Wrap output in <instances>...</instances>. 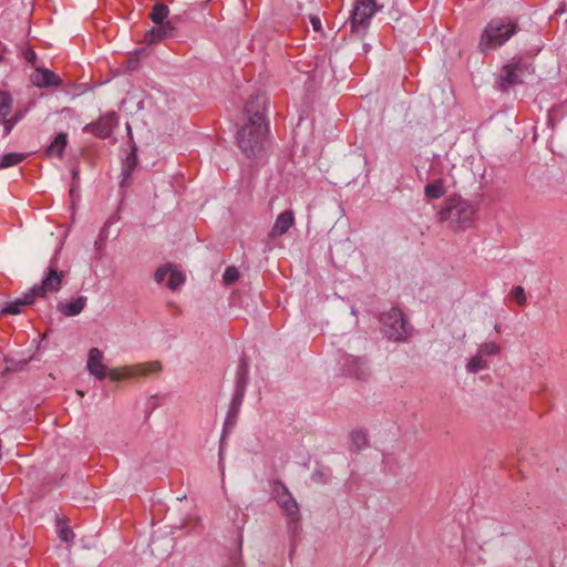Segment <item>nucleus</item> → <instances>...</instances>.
I'll return each instance as SVG.
<instances>
[{
  "mask_svg": "<svg viewBox=\"0 0 567 567\" xmlns=\"http://www.w3.org/2000/svg\"><path fill=\"white\" fill-rule=\"evenodd\" d=\"M267 97L257 93L250 96L244 106L247 123L237 133V144L247 157H256L262 151V143L267 132L265 123Z\"/></svg>",
  "mask_w": 567,
  "mask_h": 567,
  "instance_id": "1",
  "label": "nucleus"
},
{
  "mask_svg": "<svg viewBox=\"0 0 567 567\" xmlns=\"http://www.w3.org/2000/svg\"><path fill=\"white\" fill-rule=\"evenodd\" d=\"M475 214V205L456 195L446 198L437 213L439 219L446 221L447 226L454 231L471 227Z\"/></svg>",
  "mask_w": 567,
  "mask_h": 567,
  "instance_id": "2",
  "label": "nucleus"
},
{
  "mask_svg": "<svg viewBox=\"0 0 567 567\" xmlns=\"http://www.w3.org/2000/svg\"><path fill=\"white\" fill-rule=\"evenodd\" d=\"M517 23L509 19H493L485 27L481 40L482 52L494 50L503 45L517 32Z\"/></svg>",
  "mask_w": 567,
  "mask_h": 567,
  "instance_id": "3",
  "label": "nucleus"
},
{
  "mask_svg": "<svg viewBox=\"0 0 567 567\" xmlns=\"http://www.w3.org/2000/svg\"><path fill=\"white\" fill-rule=\"evenodd\" d=\"M59 250L50 261L40 285H34L30 290L35 298H45L49 292H58L64 279V271L58 270Z\"/></svg>",
  "mask_w": 567,
  "mask_h": 567,
  "instance_id": "4",
  "label": "nucleus"
},
{
  "mask_svg": "<svg viewBox=\"0 0 567 567\" xmlns=\"http://www.w3.org/2000/svg\"><path fill=\"white\" fill-rule=\"evenodd\" d=\"M532 73L530 65L523 60H513L502 68L498 75V87L502 91H508L511 87L522 84L526 76Z\"/></svg>",
  "mask_w": 567,
  "mask_h": 567,
  "instance_id": "5",
  "label": "nucleus"
},
{
  "mask_svg": "<svg viewBox=\"0 0 567 567\" xmlns=\"http://www.w3.org/2000/svg\"><path fill=\"white\" fill-rule=\"evenodd\" d=\"M381 9L382 6H378L374 0H358L353 6L349 20L351 32L357 34L363 33L369 27L371 17Z\"/></svg>",
  "mask_w": 567,
  "mask_h": 567,
  "instance_id": "6",
  "label": "nucleus"
},
{
  "mask_svg": "<svg viewBox=\"0 0 567 567\" xmlns=\"http://www.w3.org/2000/svg\"><path fill=\"white\" fill-rule=\"evenodd\" d=\"M382 331L386 338L400 341L409 336L408 322L401 310L393 308L381 317Z\"/></svg>",
  "mask_w": 567,
  "mask_h": 567,
  "instance_id": "7",
  "label": "nucleus"
},
{
  "mask_svg": "<svg viewBox=\"0 0 567 567\" xmlns=\"http://www.w3.org/2000/svg\"><path fill=\"white\" fill-rule=\"evenodd\" d=\"M162 371L159 361L144 362L134 365H126L123 368L113 369L109 372L112 381H120L136 377H146L151 373H158Z\"/></svg>",
  "mask_w": 567,
  "mask_h": 567,
  "instance_id": "8",
  "label": "nucleus"
},
{
  "mask_svg": "<svg viewBox=\"0 0 567 567\" xmlns=\"http://www.w3.org/2000/svg\"><path fill=\"white\" fill-rule=\"evenodd\" d=\"M445 165L440 158L433 159L429 169V178L432 179L424 187L425 197L430 199L441 198L446 193L445 178L442 176Z\"/></svg>",
  "mask_w": 567,
  "mask_h": 567,
  "instance_id": "9",
  "label": "nucleus"
},
{
  "mask_svg": "<svg viewBox=\"0 0 567 567\" xmlns=\"http://www.w3.org/2000/svg\"><path fill=\"white\" fill-rule=\"evenodd\" d=\"M117 124V116L114 112L101 116L96 122L89 123L83 127V132L93 134L100 138H107L113 133Z\"/></svg>",
  "mask_w": 567,
  "mask_h": 567,
  "instance_id": "10",
  "label": "nucleus"
},
{
  "mask_svg": "<svg viewBox=\"0 0 567 567\" xmlns=\"http://www.w3.org/2000/svg\"><path fill=\"white\" fill-rule=\"evenodd\" d=\"M275 493L278 505L285 511L287 516H289L292 522H298L300 518L299 506L287 486L282 483H277Z\"/></svg>",
  "mask_w": 567,
  "mask_h": 567,
  "instance_id": "11",
  "label": "nucleus"
},
{
  "mask_svg": "<svg viewBox=\"0 0 567 567\" xmlns=\"http://www.w3.org/2000/svg\"><path fill=\"white\" fill-rule=\"evenodd\" d=\"M176 21L177 17H173L165 22L154 23L155 27L146 32L144 42L150 45L174 37L176 32Z\"/></svg>",
  "mask_w": 567,
  "mask_h": 567,
  "instance_id": "12",
  "label": "nucleus"
},
{
  "mask_svg": "<svg viewBox=\"0 0 567 567\" xmlns=\"http://www.w3.org/2000/svg\"><path fill=\"white\" fill-rule=\"evenodd\" d=\"M343 370L347 374L358 380H365L370 375L368 361L365 358L362 357H344Z\"/></svg>",
  "mask_w": 567,
  "mask_h": 567,
  "instance_id": "13",
  "label": "nucleus"
},
{
  "mask_svg": "<svg viewBox=\"0 0 567 567\" xmlns=\"http://www.w3.org/2000/svg\"><path fill=\"white\" fill-rule=\"evenodd\" d=\"M103 353L97 348H91L87 353L86 368L89 372L99 380H103L106 377V365L102 362Z\"/></svg>",
  "mask_w": 567,
  "mask_h": 567,
  "instance_id": "14",
  "label": "nucleus"
},
{
  "mask_svg": "<svg viewBox=\"0 0 567 567\" xmlns=\"http://www.w3.org/2000/svg\"><path fill=\"white\" fill-rule=\"evenodd\" d=\"M295 223V215L292 210H285L278 215L276 221L269 231L270 238H276L285 235Z\"/></svg>",
  "mask_w": 567,
  "mask_h": 567,
  "instance_id": "15",
  "label": "nucleus"
},
{
  "mask_svg": "<svg viewBox=\"0 0 567 567\" xmlns=\"http://www.w3.org/2000/svg\"><path fill=\"white\" fill-rule=\"evenodd\" d=\"M32 81L38 87L58 86L61 79L49 69L38 68L32 75Z\"/></svg>",
  "mask_w": 567,
  "mask_h": 567,
  "instance_id": "16",
  "label": "nucleus"
},
{
  "mask_svg": "<svg viewBox=\"0 0 567 567\" xmlns=\"http://www.w3.org/2000/svg\"><path fill=\"white\" fill-rule=\"evenodd\" d=\"M86 302L87 298L85 296H81L72 301H60L56 309L65 317H75L82 312Z\"/></svg>",
  "mask_w": 567,
  "mask_h": 567,
  "instance_id": "17",
  "label": "nucleus"
},
{
  "mask_svg": "<svg viewBox=\"0 0 567 567\" xmlns=\"http://www.w3.org/2000/svg\"><path fill=\"white\" fill-rule=\"evenodd\" d=\"M34 300V295H32V291L29 290L28 292L23 293L22 297L17 298L14 301L9 302L6 307H3L1 313L19 315L21 312V307L32 305Z\"/></svg>",
  "mask_w": 567,
  "mask_h": 567,
  "instance_id": "18",
  "label": "nucleus"
},
{
  "mask_svg": "<svg viewBox=\"0 0 567 567\" xmlns=\"http://www.w3.org/2000/svg\"><path fill=\"white\" fill-rule=\"evenodd\" d=\"M66 145H68L66 133H59L54 137V140L50 143V145L47 147L45 154L49 157H52V156L62 157Z\"/></svg>",
  "mask_w": 567,
  "mask_h": 567,
  "instance_id": "19",
  "label": "nucleus"
},
{
  "mask_svg": "<svg viewBox=\"0 0 567 567\" xmlns=\"http://www.w3.org/2000/svg\"><path fill=\"white\" fill-rule=\"evenodd\" d=\"M137 165V155L136 150L133 148L125 157V159L122 163V181L121 186H124L128 178L131 177L133 171L135 169Z\"/></svg>",
  "mask_w": 567,
  "mask_h": 567,
  "instance_id": "20",
  "label": "nucleus"
},
{
  "mask_svg": "<svg viewBox=\"0 0 567 567\" xmlns=\"http://www.w3.org/2000/svg\"><path fill=\"white\" fill-rule=\"evenodd\" d=\"M248 382V363L246 359H243L237 368L236 372V389L237 394L244 396L245 388Z\"/></svg>",
  "mask_w": 567,
  "mask_h": 567,
  "instance_id": "21",
  "label": "nucleus"
},
{
  "mask_svg": "<svg viewBox=\"0 0 567 567\" xmlns=\"http://www.w3.org/2000/svg\"><path fill=\"white\" fill-rule=\"evenodd\" d=\"M168 14H169V9L166 4L155 3L153 6L152 12L150 13V19L154 23H161V22H165V21L169 20Z\"/></svg>",
  "mask_w": 567,
  "mask_h": 567,
  "instance_id": "22",
  "label": "nucleus"
},
{
  "mask_svg": "<svg viewBox=\"0 0 567 567\" xmlns=\"http://www.w3.org/2000/svg\"><path fill=\"white\" fill-rule=\"evenodd\" d=\"M13 99L4 91H0V121H4L6 116H9L12 110Z\"/></svg>",
  "mask_w": 567,
  "mask_h": 567,
  "instance_id": "23",
  "label": "nucleus"
},
{
  "mask_svg": "<svg viewBox=\"0 0 567 567\" xmlns=\"http://www.w3.org/2000/svg\"><path fill=\"white\" fill-rule=\"evenodd\" d=\"M23 115H24V112L19 111L10 117L6 116L4 121H0V124L3 125V131H2L3 137L8 136L11 133L12 128L22 120Z\"/></svg>",
  "mask_w": 567,
  "mask_h": 567,
  "instance_id": "24",
  "label": "nucleus"
},
{
  "mask_svg": "<svg viewBox=\"0 0 567 567\" xmlns=\"http://www.w3.org/2000/svg\"><path fill=\"white\" fill-rule=\"evenodd\" d=\"M184 275L171 264V271L168 274V281L166 284L167 288L171 290H176L184 284Z\"/></svg>",
  "mask_w": 567,
  "mask_h": 567,
  "instance_id": "25",
  "label": "nucleus"
},
{
  "mask_svg": "<svg viewBox=\"0 0 567 567\" xmlns=\"http://www.w3.org/2000/svg\"><path fill=\"white\" fill-rule=\"evenodd\" d=\"M487 362L478 353L471 358L466 363V370L468 373H477L481 370L487 369Z\"/></svg>",
  "mask_w": 567,
  "mask_h": 567,
  "instance_id": "26",
  "label": "nucleus"
},
{
  "mask_svg": "<svg viewBox=\"0 0 567 567\" xmlns=\"http://www.w3.org/2000/svg\"><path fill=\"white\" fill-rule=\"evenodd\" d=\"M25 158V155L22 153H8L2 156L0 162V168H7L10 166H14L21 163Z\"/></svg>",
  "mask_w": 567,
  "mask_h": 567,
  "instance_id": "27",
  "label": "nucleus"
},
{
  "mask_svg": "<svg viewBox=\"0 0 567 567\" xmlns=\"http://www.w3.org/2000/svg\"><path fill=\"white\" fill-rule=\"evenodd\" d=\"M30 359H31V358H29V359L16 360V359H13V358H8V357H6V358H4V362H6L7 367H6L4 372H3V373L17 372V371L22 370V369L28 364V362L30 361Z\"/></svg>",
  "mask_w": 567,
  "mask_h": 567,
  "instance_id": "28",
  "label": "nucleus"
},
{
  "mask_svg": "<svg viewBox=\"0 0 567 567\" xmlns=\"http://www.w3.org/2000/svg\"><path fill=\"white\" fill-rule=\"evenodd\" d=\"M499 351H501V347L497 343L491 341V342H485V343L481 344L478 347L477 353L481 354L482 357H484V355H495V354L499 353Z\"/></svg>",
  "mask_w": 567,
  "mask_h": 567,
  "instance_id": "29",
  "label": "nucleus"
},
{
  "mask_svg": "<svg viewBox=\"0 0 567 567\" xmlns=\"http://www.w3.org/2000/svg\"><path fill=\"white\" fill-rule=\"evenodd\" d=\"M351 442L358 450H361L368 444L367 433L362 430L353 431L351 433Z\"/></svg>",
  "mask_w": 567,
  "mask_h": 567,
  "instance_id": "30",
  "label": "nucleus"
},
{
  "mask_svg": "<svg viewBox=\"0 0 567 567\" xmlns=\"http://www.w3.org/2000/svg\"><path fill=\"white\" fill-rule=\"evenodd\" d=\"M58 534L60 539L64 543H71L74 538V533L72 532V529L65 524H63L61 520H58Z\"/></svg>",
  "mask_w": 567,
  "mask_h": 567,
  "instance_id": "31",
  "label": "nucleus"
},
{
  "mask_svg": "<svg viewBox=\"0 0 567 567\" xmlns=\"http://www.w3.org/2000/svg\"><path fill=\"white\" fill-rule=\"evenodd\" d=\"M239 278V271L236 267L229 266L223 275V281L226 286L235 284Z\"/></svg>",
  "mask_w": 567,
  "mask_h": 567,
  "instance_id": "32",
  "label": "nucleus"
},
{
  "mask_svg": "<svg viewBox=\"0 0 567 567\" xmlns=\"http://www.w3.org/2000/svg\"><path fill=\"white\" fill-rule=\"evenodd\" d=\"M171 271V264H166L156 269L154 279L157 284H162Z\"/></svg>",
  "mask_w": 567,
  "mask_h": 567,
  "instance_id": "33",
  "label": "nucleus"
},
{
  "mask_svg": "<svg viewBox=\"0 0 567 567\" xmlns=\"http://www.w3.org/2000/svg\"><path fill=\"white\" fill-rule=\"evenodd\" d=\"M241 400H243V396L238 395L237 392H236L234 398H233V400H231L230 410L228 412V416H227V420L225 422V425L230 423V417H231L233 414H235L237 412L239 405L241 404Z\"/></svg>",
  "mask_w": 567,
  "mask_h": 567,
  "instance_id": "34",
  "label": "nucleus"
},
{
  "mask_svg": "<svg viewBox=\"0 0 567 567\" xmlns=\"http://www.w3.org/2000/svg\"><path fill=\"white\" fill-rule=\"evenodd\" d=\"M512 295L519 306H524L527 302L525 290L522 286H517L512 290Z\"/></svg>",
  "mask_w": 567,
  "mask_h": 567,
  "instance_id": "35",
  "label": "nucleus"
},
{
  "mask_svg": "<svg viewBox=\"0 0 567 567\" xmlns=\"http://www.w3.org/2000/svg\"><path fill=\"white\" fill-rule=\"evenodd\" d=\"M22 55L24 58V60L31 64V65H34L35 62H37V53L31 49V48H25L23 51H22Z\"/></svg>",
  "mask_w": 567,
  "mask_h": 567,
  "instance_id": "36",
  "label": "nucleus"
},
{
  "mask_svg": "<svg viewBox=\"0 0 567 567\" xmlns=\"http://www.w3.org/2000/svg\"><path fill=\"white\" fill-rule=\"evenodd\" d=\"M313 30L320 31L321 30V22L318 17H311L310 19Z\"/></svg>",
  "mask_w": 567,
  "mask_h": 567,
  "instance_id": "37",
  "label": "nucleus"
},
{
  "mask_svg": "<svg viewBox=\"0 0 567 567\" xmlns=\"http://www.w3.org/2000/svg\"><path fill=\"white\" fill-rule=\"evenodd\" d=\"M494 330H495L496 332H501V324H495Z\"/></svg>",
  "mask_w": 567,
  "mask_h": 567,
  "instance_id": "38",
  "label": "nucleus"
},
{
  "mask_svg": "<svg viewBox=\"0 0 567 567\" xmlns=\"http://www.w3.org/2000/svg\"><path fill=\"white\" fill-rule=\"evenodd\" d=\"M78 174H79L78 171L73 169V172H72L73 178H76Z\"/></svg>",
  "mask_w": 567,
  "mask_h": 567,
  "instance_id": "39",
  "label": "nucleus"
}]
</instances>
